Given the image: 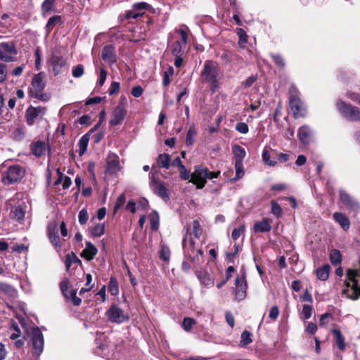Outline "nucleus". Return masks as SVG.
Returning a JSON list of instances; mask_svg holds the SVG:
<instances>
[{"label": "nucleus", "instance_id": "79ce46f5", "mask_svg": "<svg viewBox=\"0 0 360 360\" xmlns=\"http://www.w3.org/2000/svg\"><path fill=\"white\" fill-rule=\"evenodd\" d=\"M84 72V66L81 64H79L72 68V76L75 78L81 77Z\"/></svg>", "mask_w": 360, "mask_h": 360}, {"label": "nucleus", "instance_id": "e2e57ef3", "mask_svg": "<svg viewBox=\"0 0 360 360\" xmlns=\"http://www.w3.org/2000/svg\"><path fill=\"white\" fill-rule=\"evenodd\" d=\"M7 75V70H6V66L3 64L0 63V82L3 83L5 82L6 79Z\"/></svg>", "mask_w": 360, "mask_h": 360}, {"label": "nucleus", "instance_id": "5701e85b", "mask_svg": "<svg viewBox=\"0 0 360 360\" xmlns=\"http://www.w3.org/2000/svg\"><path fill=\"white\" fill-rule=\"evenodd\" d=\"M232 153L234 156L235 163H243L246 155L245 150L239 145H233L232 147Z\"/></svg>", "mask_w": 360, "mask_h": 360}, {"label": "nucleus", "instance_id": "774afa93", "mask_svg": "<svg viewBox=\"0 0 360 360\" xmlns=\"http://www.w3.org/2000/svg\"><path fill=\"white\" fill-rule=\"evenodd\" d=\"M225 318L227 323L231 327L233 328L235 325V319L233 314L230 311H226L225 314Z\"/></svg>", "mask_w": 360, "mask_h": 360}, {"label": "nucleus", "instance_id": "bf43d9fd", "mask_svg": "<svg viewBox=\"0 0 360 360\" xmlns=\"http://www.w3.org/2000/svg\"><path fill=\"white\" fill-rule=\"evenodd\" d=\"M239 37V44H245L248 41V35L245 31L243 29H239L237 32Z\"/></svg>", "mask_w": 360, "mask_h": 360}, {"label": "nucleus", "instance_id": "6ab92c4d", "mask_svg": "<svg viewBox=\"0 0 360 360\" xmlns=\"http://www.w3.org/2000/svg\"><path fill=\"white\" fill-rule=\"evenodd\" d=\"M271 219L264 218L261 221H257L253 226L255 233L269 232L271 229Z\"/></svg>", "mask_w": 360, "mask_h": 360}, {"label": "nucleus", "instance_id": "37998d69", "mask_svg": "<svg viewBox=\"0 0 360 360\" xmlns=\"http://www.w3.org/2000/svg\"><path fill=\"white\" fill-rule=\"evenodd\" d=\"M192 226H193V234L194 235V236L196 238H199V237L201 236L202 234V229L200 227V223L198 222V220H194L193 221V224H192Z\"/></svg>", "mask_w": 360, "mask_h": 360}, {"label": "nucleus", "instance_id": "58836bf2", "mask_svg": "<svg viewBox=\"0 0 360 360\" xmlns=\"http://www.w3.org/2000/svg\"><path fill=\"white\" fill-rule=\"evenodd\" d=\"M109 290L112 295H116L119 292L118 283L115 277H111L108 285Z\"/></svg>", "mask_w": 360, "mask_h": 360}, {"label": "nucleus", "instance_id": "0e129e2a", "mask_svg": "<svg viewBox=\"0 0 360 360\" xmlns=\"http://www.w3.org/2000/svg\"><path fill=\"white\" fill-rule=\"evenodd\" d=\"M257 79V77L255 75H251L250 77H248L243 83H242V86H244L245 88H248V87H250V86H252L254 82L256 81Z\"/></svg>", "mask_w": 360, "mask_h": 360}, {"label": "nucleus", "instance_id": "f3484780", "mask_svg": "<svg viewBox=\"0 0 360 360\" xmlns=\"http://www.w3.org/2000/svg\"><path fill=\"white\" fill-rule=\"evenodd\" d=\"M101 58L109 65L117 62V56L115 52V48L112 45L105 46L102 51Z\"/></svg>", "mask_w": 360, "mask_h": 360}, {"label": "nucleus", "instance_id": "338daca9", "mask_svg": "<svg viewBox=\"0 0 360 360\" xmlns=\"http://www.w3.org/2000/svg\"><path fill=\"white\" fill-rule=\"evenodd\" d=\"M143 90L141 86H136L131 89V94L136 98L140 97L143 94Z\"/></svg>", "mask_w": 360, "mask_h": 360}, {"label": "nucleus", "instance_id": "c85d7f7f", "mask_svg": "<svg viewBox=\"0 0 360 360\" xmlns=\"http://www.w3.org/2000/svg\"><path fill=\"white\" fill-rule=\"evenodd\" d=\"M89 141V136L88 134L82 136L78 141L77 146L79 148L78 153L79 156H82L86 151L88 143Z\"/></svg>", "mask_w": 360, "mask_h": 360}, {"label": "nucleus", "instance_id": "5fc2aeb1", "mask_svg": "<svg viewBox=\"0 0 360 360\" xmlns=\"http://www.w3.org/2000/svg\"><path fill=\"white\" fill-rule=\"evenodd\" d=\"M279 313L278 307L277 306H273L269 311V317L271 320L275 321L278 319Z\"/></svg>", "mask_w": 360, "mask_h": 360}, {"label": "nucleus", "instance_id": "c03bdc74", "mask_svg": "<svg viewBox=\"0 0 360 360\" xmlns=\"http://www.w3.org/2000/svg\"><path fill=\"white\" fill-rule=\"evenodd\" d=\"M78 260L76 255L72 252L71 254H68L65 257V264L67 269H69L71 266L72 264L76 262Z\"/></svg>", "mask_w": 360, "mask_h": 360}, {"label": "nucleus", "instance_id": "c9c22d12", "mask_svg": "<svg viewBox=\"0 0 360 360\" xmlns=\"http://www.w3.org/2000/svg\"><path fill=\"white\" fill-rule=\"evenodd\" d=\"M171 51L174 56H182L184 52L181 42L179 41L174 42L171 46Z\"/></svg>", "mask_w": 360, "mask_h": 360}, {"label": "nucleus", "instance_id": "7c9ffc66", "mask_svg": "<svg viewBox=\"0 0 360 360\" xmlns=\"http://www.w3.org/2000/svg\"><path fill=\"white\" fill-rule=\"evenodd\" d=\"M60 286L63 295L67 299H70L76 293V292L69 285L68 281H63L60 283Z\"/></svg>", "mask_w": 360, "mask_h": 360}, {"label": "nucleus", "instance_id": "7ed1b4c3", "mask_svg": "<svg viewBox=\"0 0 360 360\" xmlns=\"http://www.w3.org/2000/svg\"><path fill=\"white\" fill-rule=\"evenodd\" d=\"M44 79V75L42 72L35 74L32 79V86L30 89L29 93L31 96L41 101L46 102L49 100L50 96L49 94L43 92L46 86Z\"/></svg>", "mask_w": 360, "mask_h": 360}, {"label": "nucleus", "instance_id": "f8f14e48", "mask_svg": "<svg viewBox=\"0 0 360 360\" xmlns=\"http://www.w3.org/2000/svg\"><path fill=\"white\" fill-rule=\"evenodd\" d=\"M46 108L39 107H29L26 110V120L28 125L31 126L34 124L36 120L42 119L46 112Z\"/></svg>", "mask_w": 360, "mask_h": 360}, {"label": "nucleus", "instance_id": "412c9836", "mask_svg": "<svg viewBox=\"0 0 360 360\" xmlns=\"http://www.w3.org/2000/svg\"><path fill=\"white\" fill-rule=\"evenodd\" d=\"M50 62L53 67V70L55 75H58L61 70V68L66 64L65 60L62 56L54 54L51 56Z\"/></svg>", "mask_w": 360, "mask_h": 360}, {"label": "nucleus", "instance_id": "b1692460", "mask_svg": "<svg viewBox=\"0 0 360 360\" xmlns=\"http://www.w3.org/2000/svg\"><path fill=\"white\" fill-rule=\"evenodd\" d=\"M171 158L169 154L161 153L156 159V165L160 168L168 169L170 167Z\"/></svg>", "mask_w": 360, "mask_h": 360}, {"label": "nucleus", "instance_id": "13d9d810", "mask_svg": "<svg viewBox=\"0 0 360 360\" xmlns=\"http://www.w3.org/2000/svg\"><path fill=\"white\" fill-rule=\"evenodd\" d=\"M126 198L124 194H121L117 199L114 211L116 212L117 210H119L125 202Z\"/></svg>", "mask_w": 360, "mask_h": 360}, {"label": "nucleus", "instance_id": "aec40b11", "mask_svg": "<svg viewBox=\"0 0 360 360\" xmlns=\"http://www.w3.org/2000/svg\"><path fill=\"white\" fill-rule=\"evenodd\" d=\"M340 199L341 202L346 205L349 209L356 210L359 208L358 202L344 191H340Z\"/></svg>", "mask_w": 360, "mask_h": 360}, {"label": "nucleus", "instance_id": "39448f33", "mask_svg": "<svg viewBox=\"0 0 360 360\" xmlns=\"http://www.w3.org/2000/svg\"><path fill=\"white\" fill-rule=\"evenodd\" d=\"M25 172V169L18 165L10 166L2 175V182L5 185L18 182L23 178Z\"/></svg>", "mask_w": 360, "mask_h": 360}, {"label": "nucleus", "instance_id": "6e6552de", "mask_svg": "<svg viewBox=\"0 0 360 360\" xmlns=\"http://www.w3.org/2000/svg\"><path fill=\"white\" fill-rule=\"evenodd\" d=\"M17 51L13 41L0 44V60L13 62L15 60Z\"/></svg>", "mask_w": 360, "mask_h": 360}, {"label": "nucleus", "instance_id": "ea45409f", "mask_svg": "<svg viewBox=\"0 0 360 360\" xmlns=\"http://www.w3.org/2000/svg\"><path fill=\"white\" fill-rule=\"evenodd\" d=\"M262 159L264 162L269 166H275L276 164V158H271L270 153L267 150L262 152Z\"/></svg>", "mask_w": 360, "mask_h": 360}, {"label": "nucleus", "instance_id": "a18cd8bd", "mask_svg": "<svg viewBox=\"0 0 360 360\" xmlns=\"http://www.w3.org/2000/svg\"><path fill=\"white\" fill-rule=\"evenodd\" d=\"M271 213L276 217H280L282 215V210L280 205L275 201H271Z\"/></svg>", "mask_w": 360, "mask_h": 360}, {"label": "nucleus", "instance_id": "4be33fe9", "mask_svg": "<svg viewBox=\"0 0 360 360\" xmlns=\"http://www.w3.org/2000/svg\"><path fill=\"white\" fill-rule=\"evenodd\" d=\"M30 148L33 155L40 157L46 151V144L44 141H37L31 144Z\"/></svg>", "mask_w": 360, "mask_h": 360}, {"label": "nucleus", "instance_id": "680f3d73", "mask_svg": "<svg viewBox=\"0 0 360 360\" xmlns=\"http://www.w3.org/2000/svg\"><path fill=\"white\" fill-rule=\"evenodd\" d=\"M180 169V177L183 180H188L190 178L191 179V174L190 172L186 169L185 166H182Z\"/></svg>", "mask_w": 360, "mask_h": 360}, {"label": "nucleus", "instance_id": "20e7f679", "mask_svg": "<svg viewBox=\"0 0 360 360\" xmlns=\"http://www.w3.org/2000/svg\"><path fill=\"white\" fill-rule=\"evenodd\" d=\"M289 105L295 118L304 117L305 115L306 110L300 98V93L294 86H292L290 89Z\"/></svg>", "mask_w": 360, "mask_h": 360}, {"label": "nucleus", "instance_id": "ddd939ff", "mask_svg": "<svg viewBox=\"0 0 360 360\" xmlns=\"http://www.w3.org/2000/svg\"><path fill=\"white\" fill-rule=\"evenodd\" d=\"M150 186L156 195L162 198L165 201L169 200V193L168 189L163 183L156 180L153 176L151 177Z\"/></svg>", "mask_w": 360, "mask_h": 360}, {"label": "nucleus", "instance_id": "cd10ccee", "mask_svg": "<svg viewBox=\"0 0 360 360\" xmlns=\"http://www.w3.org/2000/svg\"><path fill=\"white\" fill-rule=\"evenodd\" d=\"M332 333L335 336V343L340 350L344 351L346 347L345 342V338L342 336L341 331L339 329H333Z\"/></svg>", "mask_w": 360, "mask_h": 360}, {"label": "nucleus", "instance_id": "6e6d98bb", "mask_svg": "<svg viewBox=\"0 0 360 360\" xmlns=\"http://www.w3.org/2000/svg\"><path fill=\"white\" fill-rule=\"evenodd\" d=\"M170 251L169 249L167 247H162L160 251V258L165 262H168L169 260Z\"/></svg>", "mask_w": 360, "mask_h": 360}, {"label": "nucleus", "instance_id": "a19ab883", "mask_svg": "<svg viewBox=\"0 0 360 360\" xmlns=\"http://www.w3.org/2000/svg\"><path fill=\"white\" fill-rule=\"evenodd\" d=\"M236 176L232 181H236L241 179L244 175V169L243 163H235Z\"/></svg>", "mask_w": 360, "mask_h": 360}, {"label": "nucleus", "instance_id": "423d86ee", "mask_svg": "<svg viewBox=\"0 0 360 360\" xmlns=\"http://www.w3.org/2000/svg\"><path fill=\"white\" fill-rule=\"evenodd\" d=\"M336 105L338 111L347 119L352 121H360L359 108L345 103L342 101H338Z\"/></svg>", "mask_w": 360, "mask_h": 360}, {"label": "nucleus", "instance_id": "f704fd0d", "mask_svg": "<svg viewBox=\"0 0 360 360\" xmlns=\"http://www.w3.org/2000/svg\"><path fill=\"white\" fill-rule=\"evenodd\" d=\"M55 1L56 0H44L41 4L43 15H46L53 10Z\"/></svg>", "mask_w": 360, "mask_h": 360}, {"label": "nucleus", "instance_id": "052dcab7", "mask_svg": "<svg viewBox=\"0 0 360 360\" xmlns=\"http://www.w3.org/2000/svg\"><path fill=\"white\" fill-rule=\"evenodd\" d=\"M120 84L117 82H112L109 88L108 92L110 95H114L119 92Z\"/></svg>", "mask_w": 360, "mask_h": 360}, {"label": "nucleus", "instance_id": "bb28decb", "mask_svg": "<svg viewBox=\"0 0 360 360\" xmlns=\"http://www.w3.org/2000/svg\"><path fill=\"white\" fill-rule=\"evenodd\" d=\"M97 248L91 243H86V248L83 250L82 256L88 260H91L97 254Z\"/></svg>", "mask_w": 360, "mask_h": 360}, {"label": "nucleus", "instance_id": "4c0bfd02", "mask_svg": "<svg viewBox=\"0 0 360 360\" xmlns=\"http://www.w3.org/2000/svg\"><path fill=\"white\" fill-rule=\"evenodd\" d=\"M60 21V16L59 15H54L51 18H50L46 23V29L47 31V33H50V32L52 30L53 27Z\"/></svg>", "mask_w": 360, "mask_h": 360}, {"label": "nucleus", "instance_id": "dca6fc26", "mask_svg": "<svg viewBox=\"0 0 360 360\" xmlns=\"http://www.w3.org/2000/svg\"><path fill=\"white\" fill-rule=\"evenodd\" d=\"M127 113V110L122 105H117L113 111L112 118L110 121V125L116 126L121 124Z\"/></svg>", "mask_w": 360, "mask_h": 360}, {"label": "nucleus", "instance_id": "393cba45", "mask_svg": "<svg viewBox=\"0 0 360 360\" xmlns=\"http://www.w3.org/2000/svg\"><path fill=\"white\" fill-rule=\"evenodd\" d=\"M297 134L299 139L302 143L307 144L309 142L311 138V130L307 126H302L300 127Z\"/></svg>", "mask_w": 360, "mask_h": 360}, {"label": "nucleus", "instance_id": "e433bc0d", "mask_svg": "<svg viewBox=\"0 0 360 360\" xmlns=\"http://www.w3.org/2000/svg\"><path fill=\"white\" fill-rule=\"evenodd\" d=\"M330 259L333 264L338 265L341 262V254L338 250H333L330 254Z\"/></svg>", "mask_w": 360, "mask_h": 360}, {"label": "nucleus", "instance_id": "864d4df0", "mask_svg": "<svg viewBox=\"0 0 360 360\" xmlns=\"http://www.w3.org/2000/svg\"><path fill=\"white\" fill-rule=\"evenodd\" d=\"M134 11L148 10L151 8L150 5L146 2L136 3L132 6Z\"/></svg>", "mask_w": 360, "mask_h": 360}, {"label": "nucleus", "instance_id": "4d7b16f0", "mask_svg": "<svg viewBox=\"0 0 360 360\" xmlns=\"http://www.w3.org/2000/svg\"><path fill=\"white\" fill-rule=\"evenodd\" d=\"M144 14L143 12H135L134 11H128L126 13L125 18L127 19H136Z\"/></svg>", "mask_w": 360, "mask_h": 360}, {"label": "nucleus", "instance_id": "603ef678", "mask_svg": "<svg viewBox=\"0 0 360 360\" xmlns=\"http://www.w3.org/2000/svg\"><path fill=\"white\" fill-rule=\"evenodd\" d=\"M236 130L239 133L245 134L248 132L249 127L246 123L241 122L236 124Z\"/></svg>", "mask_w": 360, "mask_h": 360}, {"label": "nucleus", "instance_id": "a878e982", "mask_svg": "<svg viewBox=\"0 0 360 360\" xmlns=\"http://www.w3.org/2000/svg\"><path fill=\"white\" fill-rule=\"evenodd\" d=\"M333 219L345 231L349 229L350 226L349 220L345 214L340 212H335L333 214Z\"/></svg>", "mask_w": 360, "mask_h": 360}, {"label": "nucleus", "instance_id": "c756f323", "mask_svg": "<svg viewBox=\"0 0 360 360\" xmlns=\"http://www.w3.org/2000/svg\"><path fill=\"white\" fill-rule=\"evenodd\" d=\"M0 292H2L8 297L14 298L17 297L15 289L6 283L0 282Z\"/></svg>", "mask_w": 360, "mask_h": 360}, {"label": "nucleus", "instance_id": "69168bd1", "mask_svg": "<svg viewBox=\"0 0 360 360\" xmlns=\"http://www.w3.org/2000/svg\"><path fill=\"white\" fill-rule=\"evenodd\" d=\"M106 77H107V71L105 69L101 68L100 70V75H99V78L98 80V84L100 86H103L106 79Z\"/></svg>", "mask_w": 360, "mask_h": 360}, {"label": "nucleus", "instance_id": "0eeeda50", "mask_svg": "<svg viewBox=\"0 0 360 360\" xmlns=\"http://www.w3.org/2000/svg\"><path fill=\"white\" fill-rule=\"evenodd\" d=\"M30 344L33 354L39 356L44 349V336L38 327L32 329L30 333Z\"/></svg>", "mask_w": 360, "mask_h": 360}, {"label": "nucleus", "instance_id": "4468645a", "mask_svg": "<svg viewBox=\"0 0 360 360\" xmlns=\"http://www.w3.org/2000/svg\"><path fill=\"white\" fill-rule=\"evenodd\" d=\"M47 234L51 243L54 246L56 251H60L61 243L58 234V226L56 222L50 223L48 225Z\"/></svg>", "mask_w": 360, "mask_h": 360}, {"label": "nucleus", "instance_id": "2eb2a0df", "mask_svg": "<svg viewBox=\"0 0 360 360\" xmlns=\"http://www.w3.org/2000/svg\"><path fill=\"white\" fill-rule=\"evenodd\" d=\"M120 170V161L119 157L115 153H110L106 160L107 173L115 174Z\"/></svg>", "mask_w": 360, "mask_h": 360}, {"label": "nucleus", "instance_id": "f257e3e1", "mask_svg": "<svg viewBox=\"0 0 360 360\" xmlns=\"http://www.w3.org/2000/svg\"><path fill=\"white\" fill-rule=\"evenodd\" d=\"M200 77L202 82L209 84L210 90L214 93L219 88V67L212 60H206L203 69L200 72Z\"/></svg>", "mask_w": 360, "mask_h": 360}, {"label": "nucleus", "instance_id": "a211bd4d", "mask_svg": "<svg viewBox=\"0 0 360 360\" xmlns=\"http://www.w3.org/2000/svg\"><path fill=\"white\" fill-rule=\"evenodd\" d=\"M26 205L25 202H22L17 206L11 208L10 212V217L17 221L23 220L25 214Z\"/></svg>", "mask_w": 360, "mask_h": 360}, {"label": "nucleus", "instance_id": "09e8293b", "mask_svg": "<svg viewBox=\"0 0 360 360\" xmlns=\"http://www.w3.org/2000/svg\"><path fill=\"white\" fill-rule=\"evenodd\" d=\"M89 219V214L85 209H82L79 211L78 214V220L81 224H85Z\"/></svg>", "mask_w": 360, "mask_h": 360}, {"label": "nucleus", "instance_id": "72a5a7b5", "mask_svg": "<svg viewBox=\"0 0 360 360\" xmlns=\"http://www.w3.org/2000/svg\"><path fill=\"white\" fill-rule=\"evenodd\" d=\"M252 342L251 338V333L248 330H244L240 335V347H244Z\"/></svg>", "mask_w": 360, "mask_h": 360}, {"label": "nucleus", "instance_id": "2f4dec72", "mask_svg": "<svg viewBox=\"0 0 360 360\" xmlns=\"http://www.w3.org/2000/svg\"><path fill=\"white\" fill-rule=\"evenodd\" d=\"M330 266L325 264L316 269V276L321 281H326L329 276Z\"/></svg>", "mask_w": 360, "mask_h": 360}, {"label": "nucleus", "instance_id": "f03ea898", "mask_svg": "<svg viewBox=\"0 0 360 360\" xmlns=\"http://www.w3.org/2000/svg\"><path fill=\"white\" fill-rule=\"evenodd\" d=\"M220 174V172H210L207 168L201 165L195 166L194 172L191 174V182L196 185L197 188H202L207 179H212L217 178Z\"/></svg>", "mask_w": 360, "mask_h": 360}, {"label": "nucleus", "instance_id": "49530a36", "mask_svg": "<svg viewBox=\"0 0 360 360\" xmlns=\"http://www.w3.org/2000/svg\"><path fill=\"white\" fill-rule=\"evenodd\" d=\"M312 307L310 305L304 304L301 312V315L303 319H308L311 316Z\"/></svg>", "mask_w": 360, "mask_h": 360}, {"label": "nucleus", "instance_id": "9b49d317", "mask_svg": "<svg viewBox=\"0 0 360 360\" xmlns=\"http://www.w3.org/2000/svg\"><path fill=\"white\" fill-rule=\"evenodd\" d=\"M236 297L238 300H243L246 296L247 283L245 281V274L242 272L238 274L235 279Z\"/></svg>", "mask_w": 360, "mask_h": 360}, {"label": "nucleus", "instance_id": "3c124183", "mask_svg": "<svg viewBox=\"0 0 360 360\" xmlns=\"http://www.w3.org/2000/svg\"><path fill=\"white\" fill-rule=\"evenodd\" d=\"M195 323V321L194 319L191 318H184L183 321V328L186 331H190Z\"/></svg>", "mask_w": 360, "mask_h": 360}, {"label": "nucleus", "instance_id": "1a4fd4ad", "mask_svg": "<svg viewBox=\"0 0 360 360\" xmlns=\"http://www.w3.org/2000/svg\"><path fill=\"white\" fill-rule=\"evenodd\" d=\"M108 319L113 323H121L129 320V317L127 314L115 304L110 306L107 311Z\"/></svg>", "mask_w": 360, "mask_h": 360}, {"label": "nucleus", "instance_id": "9d476101", "mask_svg": "<svg viewBox=\"0 0 360 360\" xmlns=\"http://www.w3.org/2000/svg\"><path fill=\"white\" fill-rule=\"evenodd\" d=\"M188 234V231L187 229L186 236L183 239L182 245L185 252H187L188 256L193 259H195L199 256H202L203 252L201 249L195 248V242L192 238H190L189 240L187 239Z\"/></svg>", "mask_w": 360, "mask_h": 360}, {"label": "nucleus", "instance_id": "8fccbe9b", "mask_svg": "<svg viewBox=\"0 0 360 360\" xmlns=\"http://www.w3.org/2000/svg\"><path fill=\"white\" fill-rule=\"evenodd\" d=\"M245 231V226L241 225L238 228H236L233 230L231 237L236 240H237L242 234H243Z\"/></svg>", "mask_w": 360, "mask_h": 360}, {"label": "nucleus", "instance_id": "de8ad7c7", "mask_svg": "<svg viewBox=\"0 0 360 360\" xmlns=\"http://www.w3.org/2000/svg\"><path fill=\"white\" fill-rule=\"evenodd\" d=\"M195 134V131L193 128H190L188 129L186 137V143L187 146H191L193 144Z\"/></svg>", "mask_w": 360, "mask_h": 360}, {"label": "nucleus", "instance_id": "473e14b6", "mask_svg": "<svg viewBox=\"0 0 360 360\" xmlns=\"http://www.w3.org/2000/svg\"><path fill=\"white\" fill-rule=\"evenodd\" d=\"M91 233L92 236L95 237L101 236L105 231V224L104 223H98L95 224L90 229Z\"/></svg>", "mask_w": 360, "mask_h": 360}]
</instances>
